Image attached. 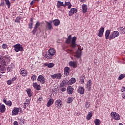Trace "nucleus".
Segmentation results:
<instances>
[{"mask_svg":"<svg viewBox=\"0 0 125 125\" xmlns=\"http://www.w3.org/2000/svg\"><path fill=\"white\" fill-rule=\"evenodd\" d=\"M14 125H18V122H17V121H15L14 122Z\"/></svg>","mask_w":125,"mask_h":125,"instance_id":"052dcab7","label":"nucleus"},{"mask_svg":"<svg viewBox=\"0 0 125 125\" xmlns=\"http://www.w3.org/2000/svg\"><path fill=\"white\" fill-rule=\"evenodd\" d=\"M68 83L69 84H73V83H76V79L72 78L68 82Z\"/></svg>","mask_w":125,"mask_h":125,"instance_id":"c756f323","label":"nucleus"},{"mask_svg":"<svg viewBox=\"0 0 125 125\" xmlns=\"http://www.w3.org/2000/svg\"><path fill=\"white\" fill-rule=\"evenodd\" d=\"M31 80L32 81H36L37 80V76L35 75H33L31 77Z\"/></svg>","mask_w":125,"mask_h":125,"instance_id":"79ce46f5","label":"nucleus"},{"mask_svg":"<svg viewBox=\"0 0 125 125\" xmlns=\"http://www.w3.org/2000/svg\"><path fill=\"white\" fill-rule=\"evenodd\" d=\"M38 84L37 83H33V87H34V88H36L37 86H38Z\"/></svg>","mask_w":125,"mask_h":125,"instance_id":"09e8293b","label":"nucleus"},{"mask_svg":"<svg viewBox=\"0 0 125 125\" xmlns=\"http://www.w3.org/2000/svg\"><path fill=\"white\" fill-rule=\"evenodd\" d=\"M68 84V81L67 80H64L61 83L60 87H63L66 86Z\"/></svg>","mask_w":125,"mask_h":125,"instance_id":"ddd939ff","label":"nucleus"},{"mask_svg":"<svg viewBox=\"0 0 125 125\" xmlns=\"http://www.w3.org/2000/svg\"><path fill=\"white\" fill-rule=\"evenodd\" d=\"M23 108H24V109H26V103H24Z\"/></svg>","mask_w":125,"mask_h":125,"instance_id":"338daca9","label":"nucleus"},{"mask_svg":"<svg viewBox=\"0 0 125 125\" xmlns=\"http://www.w3.org/2000/svg\"><path fill=\"white\" fill-rule=\"evenodd\" d=\"M64 75L65 76H69V74H70V68L68 67H66L64 68Z\"/></svg>","mask_w":125,"mask_h":125,"instance_id":"f3484780","label":"nucleus"},{"mask_svg":"<svg viewBox=\"0 0 125 125\" xmlns=\"http://www.w3.org/2000/svg\"><path fill=\"white\" fill-rule=\"evenodd\" d=\"M46 26L48 30L51 31V30L53 29V27H52V25L50 22H46Z\"/></svg>","mask_w":125,"mask_h":125,"instance_id":"4be33fe9","label":"nucleus"},{"mask_svg":"<svg viewBox=\"0 0 125 125\" xmlns=\"http://www.w3.org/2000/svg\"><path fill=\"white\" fill-rule=\"evenodd\" d=\"M111 116L113 119L117 121H119V120L121 119V116H120V115L115 112H112L111 113Z\"/></svg>","mask_w":125,"mask_h":125,"instance_id":"f03ea898","label":"nucleus"},{"mask_svg":"<svg viewBox=\"0 0 125 125\" xmlns=\"http://www.w3.org/2000/svg\"><path fill=\"white\" fill-rule=\"evenodd\" d=\"M48 53L49 54H50V55L53 56L54 55H55V50L54 49H49L48 50Z\"/></svg>","mask_w":125,"mask_h":125,"instance_id":"412c9836","label":"nucleus"},{"mask_svg":"<svg viewBox=\"0 0 125 125\" xmlns=\"http://www.w3.org/2000/svg\"><path fill=\"white\" fill-rule=\"evenodd\" d=\"M78 12V10L75 8H72L69 11L68 14L69 16H72L73 14L77 13Z\"/></svg>","mask_w":125,"mask_h":125,"instance_id":"9d476101","label":"nucleus"},{"mask_svg":"<svg viewBox=\"0 0 125 125\" xmlns=\"http://www.w3.org/2000/svg\"><path fill=\"white\" fill-rule=\"evenodd\" d=\"M26 92L29 97H31V96H32V91L31 90V89H27L26 90Z\"/></svg>","mask_w":125,"mask_h":125,"instance_id":"2f4dec72","label":"nucleus"},{"mask_svg":"<svg viewBox=\"0 0 125 125\" xmlns=\"http://www.w3.org/2000/svg\"><path fill=\"white\" fill-rule=\"evenodd\" d=\"M53 102H54V100L52 99H50L47 102V106L50 107V106L53 104Z\"/></svg>","mask_w":125,"mask_h":125,"instance_id":"b1692460","label":"nucleus"},{"mask_svg":"<svg viewBox=\"0 0 125 125\" xmlns=\"http://www.w3.org/2000/svg\"><path fill=\"white\" fill-rule=\"evenodd\" d=\"M69 65L71 67H75L76 68L77 67V63H76V62L71 61L69 62Z\"/></svg>","mask_w":125,"mask_h":125,"instance_id":"a878e982","label":"nucleus"},{"mask_svg":"<svg viewBox=\"0 0 125 125\" xmlns=\"http://www.w3.org/2000/svg\"><path fill=\"white\" fill-rule=\"evenodd\" d=\"M92 84V81L90 80L88 81H87L86 83V88H87L88 90H90L91 89V85Z\"/></svg>","mask_w":125,"mask_h":125,"instance_id":"f8f14e48","label":"nucleus"},{"mask_svg":"<svg viewBox=\"0 0 125 125\" xmlns=\"http://www.w3.org/2000/svg\"><path fill=\"white\" fill-rule=\"evenodd\" d=\"M83 48H80V47H78V50H77L76 52L75 53V55L74 56L77 57V58H81V56H82V50H83Z\"/></svg>","mask_w":125,"mask_h":125,"instance_id":"20e7f679","label":"nucleus"},{"mask_svg":"<svg viewBox=\"0 0 125 125\" xmlns=\"http://www.w3.org/2000/svg\"><path fill=\"white\" fill-rule=\"evenodd\" d=\"M17 79V78L16 77H14L11 80V81L13 83V82H14V81H16Z\"/></svg>","mask_w":125,"mask_h":125,"instance_id":"5fc2aeb1","label":"nucleus"},{"mask_svg":"<svg viewBox=\"0 0 125 125\" xmlns=\"http://www.w3.org/2000/svg\"><path fill=\"white\" fill-rule=\"evenodd\" d=\"M54 25L55 26H59L60 24V21L58 19H56L53 21Z\"/></svg>","mask_w":125,"mask_h":125,"instance_id":"393cba45","label":"nucleus"},{"mask_svg":"<svg viewBox=\"0 0 125 125\" xmlns=\"http://www.w3.org/2000/svg\"><path fill=\"white\" fill-rule=\"evenodd\" d=\"M0 111L1 113H4L5 111V106L4 104H2L0 106Z\"/></svg>","mask_w":125,"mask_h":125,"instance_id":"c85d7f7f","label":"nucleus"},{"mask_svg":"<svg viewBox=\"0 0 125 125\" xmlns=\"http://www.w3.org/2000/svg\"><path fill=\"white\" fill-rule=\"evenodd\" d=\"M55 105L57 108L61 107V105H62V101H61L60 100H56L55 102Z\"/></svg>","mask_w":125,"mask_h":125,"instance_id":"4468645a","label":"nucleus"},{"mask_svg":"<svg viewBox=\"0 0 125 125\" xmlns=\"http://www.w3.org/2000/svg\"><path fill=\"white\" fill-rule=\"evenodd\" d=\"M19 111H22V108H14L12 112V115L13 116H16L18 113H19Z\"/></svg>","mask_w":125,"mask_h":125,"instance_id":"6e6552de","label":"nucleus"},{"mask_svg":"<svg viewBox=\"0 0 125 125\" xmlns=\"http://www.w3.org/2000/svg\"><path fill=\"white\" fill-rule=\"evenodd\" d=\"M40 25H41V23L40 22H37L36 23V24H35V28L37 29L38 27H40Z\"/></svg>","mask_w":125,"mask_h":125,"instance_id":"a19ab883","label":"nucleus"},{"mask_svg":"<svg viewBox=\"0 0 125 125\" xmlns=\"http://www.w3.org/2000/svg\"><path fill=\"white\" fill-rule=\"evenodd\" d=\"M89 107V103L86 102L85 104V107L86 108V109H87V108H88Z\"/></svg>","mask_w":125,"mask_h":125,"instance_id":"49530a36","label":"nucleus"},{"mask_svg":"<svg viewBox=\"0 0 125 125\" xmlns=\"http://www.w3.org/2000/svg\"><path fill=\"white\" fill-rule=\"evenodd\" d=\"M57 5V7H58V8H60L61 6H63V7H64V3L61 1H58Z\"/></svg>","mask_w":125,"mask_h":125,"instance_id":"bb28decb","label":"nucleus"},{"mask_svg":"<svg viewBox=\"0 0 125 125\" xmlns=\"http://www.w3.org/2000/svg\"><path fill=\"white\" fill-rule=\"evenodd\" d=\"M52 79H57L58 80H60L62 78V74L61 73L55 74L54 75H51Z\"/></svg>","mask_w":125,"mask_h":125,"instance_id":"0eeeda50","label":"nucleus"},{"mask_svg":"<svg viewBox=\"0 0 125 125\" xmlns=\"http://www.w3.org/2000/svg\"><path fill=\"white\" fill-rule=\"evenodd\" d=\"M2 48H3L4 49H5V48H6L7 47V44L4 43V44H3L2 45Z\"/></svg>","mask_w":125,"mask_h":125,"instance_id":"a18cd8bd","label":"nucleus"},{"mask_svg":"<svg viewBox=\"0 0 125 125\" xmlns=\"http://www.w3.org/2000/svg\"><path fill=\"white\" fill-rule=\"evenodd\" d=\"M120 35V33L118 32V31H115L112 32L109 36V40H113V39H115V38H117L119 37Z\"/></svg>","mask_w":125,"mask_h":125,"instance_id":"f257e3e1","label":"nucleus"},{"mask_svg":"<svg viewBox=\"0 0 125 125\" xmlns=\"http://www.w3.org/2000/svg\"><path fill=\"white\" fill-rule=\"evenodd\" d=\"M37 90H40L41 89V85H38L36 87Z\"/></svg>","mask_w":125,"mask_h":125,"instance_id":"603ef678","label":"nucleus"},{"mask_svg":"<svg viewBox=\"0 0 125 125\" xmlns=\"http://www.w3.org/2000/svg\"><path fill=\"white\" fill-rule=\"evenodd\" d=\"M68 53H70L71 54H72V53H74V52H73V50H68Z\"/></svg>","mask_w":125,"mask_h":125,"instance_id":"864d4df0","label":"nucleus"},{"mask_svg":"<svg viewBox=\"0 0 125 125\" xmlns=\"http://www.w3.org/2000/svg\"><path fill=\"white\" fill-rule=\"evenodd\" d=\"M7 83L8 84V85H10V84L12 83V81L11 80H8L7 81Z\"/></svg>","mask_w":125,"mask_h":125,"instance_id":"de8ad7c7","label":"nucleus"},{"mask_svg":"<svg viewBox=\"0 0 125 125\" xmlns=\"http://www.w3.org/2000/svg\"><path fill=\"white\" fill-rule=\"evenodd\" d=\"M44 56L45 58H47V59H51V57L52 56L49 54V53L46 52L45 55H44Z\"/></svg>","mask_w":125,"mask_h":125,"instance_id":"cd10ccee","label":"nucleus"},{"mask_svg":"<svg viewBox=\"0 0 125 125\" xmlns=\"http://www.w3.org/2000/svg\"><path fill=\"white\" fill-rule=\"evenodd\" d=\"M5 104L7 105L8 106H11V105H12V103H11V101H7Z\"/></svg>","mask_w":125,"mask_h":125,"instance_id":"ea45409f","label":"nucleus"},{"mask_svg":"<svg viewBox=\"0 0 125 125\" xmlns=\"http://www.w3.org/2000/svg\"><path fill=\"white\" fill-rule=\"evenodd\" d=\"M5 62L4 61H2L1 62V64H0V71L1 72H5L6 70V68H5Z\"/></svg>","mask_w":125,"mask_h":125,"instance_id":"39448f33","label":"nucleus"},{"mask_svg":"<svg viewBox=\"0 0 125 125\" xmlns=\"http://www.w3.org/2000/svg\"><path fill=\"white\" fill-rule=\"evenodd\" d=\"M104 28L103 27H102L101 28H100L99 32L98 33V36L100 37V38H101L102 36H103V34L104 33Z\"/></svg>","mask_w":125,"mask_h":125,"instance_id":"2eb2a0df","label":"nucleus"},{"mask_svg":"<svg viewBox=\"0 0 125 125\" xmlns=\"http://www.w3.org/2000/svg\"><path fill=\"white\" fill-rule=\"evenodd\" d=\"M71 7H72V4H69L68 5V8L70 9V8H71Z\"/></svg>","mask_w":125,"mask_h":125,"instance_id":"680f3d73","label":"nucleus"},{"mask_svg":"<svg viewBox=\"0 0 125 125\" xmlns=\"http://www.w3.org/2000/svg\"><path fill=\"white\" fill-rule=\"evenodd\" d=\"M62 91L64 92L66 91V88L65 87H63L61 89Z\"/></svg>","mask_w":125,"mask_h":125,"instance_id":"13d9d810","label":"nucleus"},{"mask_svg":"<svg viewBox=\"0 0 125 125\" xmlns=\"http://www.w3.org/2000/svg\"><path fill=\"white\" fill-rule=\"evenodd\" d=\"M82 9L83 13H86L87 11V5L86 4H83L82 5Z\"/></svg>","mask_w":125,"mask_h":125,"instance_id":"aec40b11","label":"nucleus"},{"mask_svg":"<svg viewBox=\"0 0 125 125\" xmlns=\"http://www.w3.org/2000/svg\"><path fill=\"white\" fill-rule=\"evenodd\" d=\"M44 66L48 67V68H53L54 67V63L51 62V63H44Z\"/></svg>","mask_w":125,"mask_h":125,"instance_id":"5701e85b","label":"nucleus"},{"mask_svg":"<svg viewBox=\"0 0 125 125\" xmlns=\"http://www.w3.org/2000/svg\"><path fill=\"white\" fill-rule=\"evenodd\" d=\"M5 1L6 2V4L7 5L8 8H9L10 7V2L9 1V0H5Z\"/></svg>","mask_w":125,"mask_h":125,"instance_id":"4c0bfd02","label":"nucleus"},{"mask_svg":"<svg viewBox=\"0 0 125 125\" xmlns=\"http://www.w3.org/2000/svg\"><path fill=\"white\" fill-rule=\"evenodd\" d=\"M83 78L84 79H85V76H84V75L82 76V79H80L81 83L82 84H83V83H84V80L83 79Z\"/></svg>","mask_w":125,"mask_h":125,"instance_id":"e433bc0d","label":"nucleus"},{"mask_svg":"<svg viewBox=\"0 0 125 125\" xmlns=\"http://www.w3.org/2000/svg\"><path fill=\"white\" fill-rule=\"evenodd\" d=\"M37 81L38 82H40V83H42V84H43V83H45V78H44L43 76H42V75H39Z\"/></svg>","mask_w":125,"mask_h":125,"instance_id":"1a4fd4ad","label":"nucleus"},{"mask_svg":"<svg viewBox=\"0 0 125 125\" xmlns=\"http://www.w3.org/2000/svg\"><path fill=\"white\" fill-rule=\"evenodd\" d=\"M122 97L123 98H125V93H124L123 95H122Z\"/></svg>","mask_w":125,"mask_h":125,"instance_id":"774afa93","label":"nucleus"},{"mask_svg":"<svg viewBox=\"0 0 125 125\" xmlns=\"http://www.w3.org/2000/svg\"><path fill=\"white\" fill-rule=\"evenodd\" d=\"M81 2H85V0H80Z\"/></svg>","mask_w":125,"mask_h":125,"instance_id":"0e129e2a","label":"nucleus"},{"mask_svg":"<svg viewBox=\"0 0 125 125\" xmlns=\"http://www.w3.org/2000/svg\"><path fill=\"white\" fill-rule=\"evenodd\" d=\"M76 41H77V37H73L72 39L71 46L73 48H75L77 46V44H76Z\"/></svg>","mask_w":125,"mask_h":125,"instance_id":"423d86ee","label":"nucleus"},{"mask_svg":"<svg viewBox=\"0 0 125 125\" xmlns=\"http://www.w3.org/2000/svg\"><path fill=\"white\" fill-rule=\"evenodd\" d=\"M77 91L80 94H83L84 93V88H83V87L79 86Z\"/></svg>","mask_w":125,"mask_h":125,"instance_id":"dca6fc26","label":"nucleus"},{"mask_svg":"<svg viewBox=\"0 0 125 125\" xmlns=\"http://www.w3.org/2000/svg\"><path fill=\"white\" fill-rule=\"evenodd\" d=\"M72 102H73V98L72 97H69L67 99V103H72Z\"/></svg>","mask_w":125,"mask_h":125,"instance_id":"c9c22d12","label":"nucleus"},{"mask_svg":"<svg viewBox=\"0 0 125 125\" xmlns=\"http://www.w3.org/2000/svg\"><path fill=\"white\" fill-rule=\"evenodd\" d=\"M124 78H125V74H121L119 76V77H118V80L119 81H121V80H123V79H124Z\"/></svg>","mask_w":125,"mask_h":125,"instance_id":"f704fd0d","label":"nucleus"},{"mask_svg":"<svg viewBox=\"0 0 125 125\" xmlns=\"http://www.w3.org/2000/svg\"><path fill=\"white\" fill-rule=\"evenodd\" d=\"M3 101L4 103L6 104L7 101H6V99H3Z\"/></svg>","mask_w":125,"mask_h":125,"instance_id":"e2e57ef3","label":"nucleus"},{"mask_svg":"<svg viewBox=\"0 0 125 125\" xmlns=\"http://www.w3.org/2000/svg\"><path fill=\"white\" fill-rule=\"evenodd\" d=\"M119 31L121 32V34H125V28L123 27H120L118 28Z\"/></svg>","mask_w":125,"mask_h":125,"instance_id":"473e14b6","label":"nucleus"},{"mask_svg":"<svg viewBox=\"0 0 125 125\" xmlns=\"http://www.w3.org/2000/svg\"><path fill=\"white\" fill-rule=\"evenodd\" d=\"M67 39H69L71 40V39H72L71 36V35H69V36L68 37Z\"/></svg>","mask_w":125,"mask_h":125,"instance_id":"69168bd1","label":"nucleus"},{"mask_svg":"<svg viewBox=\"0 0 125 125\" xmlns=\"http://www.w3.org/2000/svg\"><path fill=\"white\" fill-rule=\"evenodd\" d=\"M37 31H38V30L37 29V28H36V27H35L34 30L32 31L33 35H35V34H36V32H37Z\"/></svg>","mask_w":125,"mask_h":125,"instance_id":"8fccbe9b","label":"nucleus"},{"mask_svg":"<svg viewBox=\"0 0 125 125\" xmlns=\"http://www.w3.org/2000/svg\"><path fill=\"white\" fill-rule=\"evenodd\" d=\"M91 117H92V112L90 111L87 114L86 116V119L88 120V121H89V120H90V119H91Z\"/></svg>","mask_w":125,"mask_h":125,"instance_id":"7c9ffc66","label":"nucleus"},{"mask_svg":"<svg viewBox=\"0 0 125 125\" xmlns=\"http://www.w3.org/2000/svg\"><path fill=\"white\" fill-rule=\"evenodd\" d=\"M71 4L70 2H65V4H64V7H66V5H69Z\"/></svg>","mask_w":125,"mask_h":125,"instance_id":"37998d69","label":"nucleus"},{"mask_svg":"<svg viewBox=\"0 0 125 125\" xmlns=\"http://www.w3.org/2000/svg\"><path fill=\"white\" fill-rule=\"evenodd\" d=\"M15 51L18 52V51H23V49L22 46L20 45V44L18 43L14 45Z\"/></svg>","mask_w":125,"mask_h":125,"instance_id":"7ed1b4c3","label":"nucleus"},{"mask_svg":"<svg viewBox=\"0 0 125 125\" xmlns=\"http://www.w3.org/2000/svg\"><path fill=\"white\" fill-rule=\"evenodd\" d=\"M121 91L122 92H124V91H125V87H123L122 88Z\"/></svg>","mask_w":125,"mask_h":125,"instance_id":"bf43d9fd","label":"nucleus"},{"mask_svg":"<svg viewBox=\"0 0 125 125\" xmlns=\"http://www.w3.org/2000/svg\"><path fill=\"white\" fill-rule=\"evenodd\" d=\"M111 33V31H110L109 30H106L105 33V38L106 40H108V39H110V37H109V36H110V34Z\"/></svg>","mask_w":125,"mask_h":125,"instance_id":"a211bd4d","label":"nucleus"},{"mask_svg":"<svg viewBox=\"0 0 125 125\" xmlns=\"http://www.w3.org/2000/svg\"><path fill=\"white\" fill-rule=\"evenodd\" d=\"M7 71H8V72H10V71H11V67H8L7 68Z\"/></svg>","mask_w":125,"mask_h":125,"instance_id":"6e6d98bb","label":"nucleus"},{"mask_svg":"<svg viewBox=\"0 0 125 125\" xmlns=\"http://www.w3.org/2000/svg\"><path fill=\"white\" fill-rule=\"evenodd\" d=\"M29 27V29H32L33 28V22H30Z\"/></svg>","mask_w":125,"mask_h":125,"instance_id":"3c124183","label":"nucleus"},{"mask_svg":"<svg viewBox=\"0 0 125 125\" xmlns=\"http://www.w3.org/2000/svg\"><path fill=\"white\" fill-rule=\"evenodd\" d=\"M20 74L21 75H22V76H23V77H25V76H26V75H27V71L25 69H24V68H21L20 70Z\"/></svg>","mask_w":125,"mask_h":125,"instance_id":"6ab92c4d","label":"nucleus"},{"mask_svg":"<svg viewBox=\"0 0 125 125\" xmlns=\"http://www.w3.org/2000/svg\"><path fill=\"white\" fill-rule=\"evenodd\" d=\"M36 0H33L31 2H30V4L31 5H33V4H34V2H35Z\"/></svg>","mask_w":125,"mask_h":125,"instance_id":"4d7b16f0","label":"nucleus"},{"mask_svg":"<svg viewBox=\"0 0 125 125\" xmlns=\"http://www.w3.org/2000/svg\"><path fill=\"white\" fill-rule=\"evenodd\" d=\"M94 123L96 125H100V124H101V122H100V120L99 119H96L94 121Z\"/></svg>","mask_w":125,"mask_h":125,"instance_id":"72a5a7b5","label":"nucleus"},{"mask_svg":"<svg viewBox=\"0 0 125 125\" xmlns=\"http://www.w3.org/2000/svg\"><path fill=\"white\" fill-rule=\"evenodd\" d=\"M20 20H21V17H17L15 20V22L17 23H20Z\"/></svg>","mask_w":125,"mask_h":125,"instance_id":"58836bf2","label":"nucleus"},{"mask_svg":"<svg viewBox=\"0 0 125 125\" xmlns=\"http://www.w3.org/2000/svg\"><path fill=\"white\" fill-rule=\"evenodd\" d=\"M66 43H71V39L67 38L65 41Z\"/></svg>","mask_w":125,"mask_h":125,"instance_id":"c03bdc74","label":"nucleus"},{"mask_svg":"<svg viewBox=\"0 0 125 125\" xmlns=\"http://www.w3.org/2000/svg\"><path fill=\"white\" fill-rule=\"evenodd\" d=\"M68 94H73L74 92V88L71 86H68L67 89Z\"/></svg>","mask_w":125,"mask_h":125,"instance_id":"9b49d317","label":"nucleus"}]
</instances>
